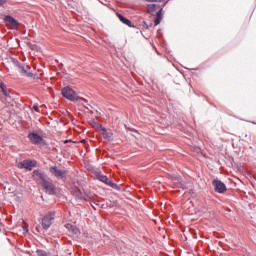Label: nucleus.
<instances>
[{
  "mask_svg": "<svg viewBox=\"0 0 256 256\" xmlns=\"http://www.w3.org/2000/svg\"><path fill=\"white\" fill-rule=\"evenodd\" d=\"M148 9V13H150V15H156V19L154 20V24L155 25H159V23H161V20L163 19V8H161V6L157 5V4H149L147 6Z\"/></svg>",
  "mask_w": 256,
  "mask_h": 256,
  "instance_id": "obj_1",
  "label": "nucleus"
},
{
  "mask_svg": "<svg viewBox=\"0 0 256 256\" xmlns=\"http://www.w3.org/2000/svg\"><path fill=\"white\" fill-rule=\"evenodd\" d=\"M62 95L65 99H68V101H79V95L69 86L62 89Z\"/></svg>",
  "mask_w": 256,
  "mask_h": 256,
  "instance_id": "obj_2",
  "label": "nucleus"
},
{
  "mask_svg": "<svg viewBox=\"0 0 256 256\" xmlns=\"http://www.w3.org/2000/svg\"><path fill=\"white\" fill-rule=\"evenodd\" d=\"M13 64L15 65V67H17L19 69V72L22 75H26V77H33V73L29 72L31 67L25 66V65L19 63V60H17V59H13Z\"/></svg>",
  "mask_w": 256,
  "mask_h": 256,
  "instance_id": "obj_3",
  "label": "nucleus"
},
{
  "mask_svg": "<svg viewBox=\"0 0 256 256\" xmlns=\"http://www.w3.org/2000/svg\"><path fill=\"white\" fill-rule=\"evenodd\" d=\"M36 165L37 161L29 159L17 163L18 169H27V171H32L33 167H36Z\"/></svg>",
  "mask_w": 256,
  "mask_h": 256,
  "instance_id": "obj_4",
  "label": "nucleus"
},
{
  "mask_svg": "<svg viewBox=\"0 0 256 256\" xmlns=\"http://www.w3.org/2000/svg\"><path fill=\"white\" fill-rule=\"evenodd\" d=\"M32 177L36 183H39V185L44 183L49 178L44 172H41L40 170H34Z\"/></svg>",
  "mask_w": 256,
  "mask_h": 256,
  "instance_id": "obj_5",
  "label": "nucleus"
},
{
  "mask_svg": "<svg viewBox=\"0 0 256 256\" xmlns=\"http://www.w3.org/2000/svg\"><path fill=\"white\" fill-rule=\"evenodd\" d=\"M40 185L44 187L48 195H55V185H53V181H51V179L48 178L47 180L42 182Z\"/></svg>",
  "mask_w": 256,
  "mask_h": 256,
  "instance_id": "obj_6",
  "label": "nucleus"
},
{
  "mask_svg": "<svg viewBox=\"0 0 256 256\" xmlns=\"http://www.w3.org/2000/svg\"><path fill=\"white\" fill-rule=\"evenodd\" d=\"M53 221H55V214H47L42 218V227L43 229H49L51 225H53Z\"/></svg>",
  "mask_w": 256,
  "mask_h": 256,
  "instance_id": "obj_7",
  "label": "nucleus"
},
{
  "mask_svg": "<svg viewBox=\"0 0 256 256\" xmlns=\"http://www.w3.org/2000/svg\"><path fill=\"white\" fill-rule=\"evenodd\" d=\"M50 173L54 175V177H57L58 179H65L67 177V170H62L57 167H50Z\"/></svg>",
  "mask_w": 256,
  "mask_h": 256,
  "instance_id": "obj_8",
  "label": "nucleus"
},
{
  "mask_svg": "<svg viewBox=\"0 0 256 256\" xmlns=\"http://www.w3.org/2000/svg\"><path fill=\"white\" fill-rule=\"evenodd\" d=\"M212 185L216 193H225L227 191V186L220 180H213Z\"/></svg>",
  "mask_w": 256,
  "mask_h": 256,
  "instance_id": "obj_9",
  "label": "nucleus"
},
{
  "mask_svg": "<svg viewBox=\"0 0 256 256\" xmlns=\"http://www.w3.org/2000/svg\"><path fill=\"white\" fill-rule=\"evenodd\" d=\"M28 139L30 143H33V145H41V143H43V137L35 132L30 133L28 135Z\"/></svg>",
  "mask_w": 256,
  "mask_h": 256,
  "instance_id": "obj_10",
  "label": "nucleus"
},
{
  "mask_svg": "<svg viewBox=\"0 0 256 256\" xmlns=\"http://www.w3.org/2000/svg\"><path fill=\"white\" fill-rule=\"evenodd\" d=\"M96 178L98 181H101L102 183H105L106 185H109V187H117V184L113 183V181L109 180L107 176L101 174V172L96 173Z\"/></svg>",
  "mask_w": 256,
  "mask_h": 256,
  "instance_id": "obj_11",
  "label": "nucleus"
},
{
  "mask_svg": "<svg viewBox=\"0 0 256 256\" xmlns=\"http://www.w3.org/2000/svg\"><path fill=\"white\" fill-rule=\"evenodd\" d=\"M97 125H98V130H99L100 135H102V137H104L108 141H111V138L113 137V132H111V130L106 129L99 124H97Z\"/></svg>",
  "mask_w": 256,
  "mask_h": 256,
  "instance_id": "obj_12",
  "label": "nucleus"
},
{
  "mask_svg": "<svg viewBox=\"0 0 256 256\" xmlns=\"http://www.w3.org/2000/svg\"><path fill=\"white\" fill-rule=\"evenodd\" d=\"M4 23L8 25V27H17L18 25L17 20L11 16H5Z\"/></svg>",
  "mask_w": 256,
  "mask_h": 256,
  "instance_id": "obj_13",
  "label": "nucleus"
},
{
  "mask_svg": "<svg viewBox=\"0 0 256 256\" xmlns=\"http://www.w3.org/2000/svg\"><path fill=\"white\" fill-rule=\"evenodd\" d=\"M65 227L68 229V231L73 233V235H77L79 233V228L72 224H66Z\"/></svg>",
  "mask_w": 256,
  "mask_h": 256,
  "instance_id": "obj_14",
  "label": "nucleus"
},
{
  "mask_svg": "<svg viewBox=\"0 0 256 256\" xmlns=\"http://www.w3.org/2000/svg\"><path fill=\"white\" fill-rule=\"evenodd\" d=\"M117 17H118V19H119L122 23H124V25L131 26L130 20L127 19V18H125L123 15L117 14Z\"/></svg>",
  "mask_w": 256,
  "mask_h": 256,
  "instance_id": "obj_15",
  "label": "nucleus"
},
{
  "mask_svg": "<svg viewBox=\"0 0 256 256\" xmlns=\"http://www.w3.org/2000/svg\"><path fill=\"white\" fill-rule=\"evenodd\" d=\"M0 89L3 93V95H5V97H9V92L7 91V86H5V84L1 83L0 84Z\"/></svg>",
  "mask_w": 256,
  "mask_h": 256,
  "instance_id": "obj_16",
  "label": "nucleus"
},
{
  "mask_svg": "<svg viewBox=\"0 0 256 256\" xmlns=\"http://www.w3.org/2000/svg\"><path fill=\"white\" fill-rule=\"evenodd\" d=\"M148 3H161V1L165 0H146Z\"/></svg>",
  "mask_w": 256,
  "mask_h": 256,
  "instance_id": "obj_17",
  "label": "nucleus"
},
{
  "mask_svg": "<svg viewBox=\"0 0 256 256\" xmlns=\"http://www.w3.org/2000/svg\"><path fill=\"white\" fill-rule=\"evenodd\" d=\"M7 3V0H0V7L5 5Z\"/></svg>",
  "mask_w": 256,
  "mask_h": 256,
  "instance_id": "obj_18",
  "label": "nucleus"
},
{
  "mask_svg": "<svg viewBox=\"0 0 256 256\" xmlns=\"http://www.w3.org/2000/svg\"><path fill=\"white\" fill-rule=\"evenodd\" d=\"M38 255H39V256H46V255H45V252H43V251H39V252H38Z\"/></svg>",
  "mask_w": 256,
  "mask_h": 256,
  "instance_id": "obj_19",
  "label": "nucleus"
},
{
  "mask_svg": "<svg viewBox=\"0 0 256 256\" xmlns=\"http://www.w3.org/2000/svg\"><path fill=\"white\" fill-rule=\"evenodd\" d=\"M174 181H177L179 183V181H181V178L177 177V178L174 179Z\"/></svg>",
  "mask_w": 256,
  "mask_h": 256,
  "instance_id": "obj_20",
  "label": "nucleus"
},
{
  "mask_svg": "<svg viewBox=\"0 0 256 256\" xmlns=\"http://www.w3.org/2000/svg\"><path fill=\"white\" fill-rule=\"evenodd\" d=\"M23 229L26 231V233H29V229L27 227H24Z\"/></svg>",
  "mask_w": 256,
  "mask_h": 256,
  "instance_id": "obj_21",
  "label": "nucleus"
}]
</instances>
